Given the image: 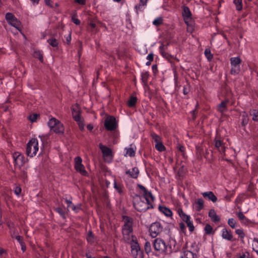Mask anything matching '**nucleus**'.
Returning a JSON list of instances; mask_svg holds the SVG:
<instances>
[{
	"mask_svg": "<svg viewBox=\"0 0 258 258\" xmlns=\"http://www.w3.org/2000/svg\"><path fill=\"white\" fill-rule=\"evenodd\" d=\"M205 230L206 233V234H210L213 233V228L211 226H210L209 224H207L206 225L205 227Z\"/></svg>",
	"mask_w": 258,
	"mask_h": 258,
	"instance_id": "obj_42",
	"label": "nucleus"
},
{
	"mask_svg": "<svg viewBox=\"0 0 258 258\" xmlns=\"http://www.w3.org/2000/svg\"><path fill=\"white\" fill-rule=\"evenodd\" d=\"M20 245L21 246L22 250H23V251H24L26 250V246L24 245L23 243L20 244Z\"/></svg>",
	"mask_w": 258,
	"mask_h": 258,
	"instance_id": "obj_61",
	"label": "nucleus"
},
{
	"mask_svg": "<svg viewBox=\"0 0 258 258\" xmlns=\"http://www.w3.org/2000/svg\"><path fill=\"white\" fill-rule=\"evenodd\" d=\"M162 231V227L159 222L152 223L149 228V232L153 238L157 237Z\"/></svg>",
	"mask_w": 258,
	"mask_h": 258,
	"instance_id": "obj_9",
	"label": "nucleus"
},
{
	"mask_svg": "<svg viewBox=\"0 0 258 258\" xmlns=\"http://www.w3.org/2000/svg\"><path fill=\"white\" fill-rule=\"evenodd\" d=\"M233 3L237 11H240L242 9V0H233Z\"/></svg>",
	"mask_w": 258,
	"mask_h": 258,
	"instance_id": "obj_31",
	"label": "nucleus"
},
{
	"mask_svg": "<svg viewBox=\"0 0 258 258\" xmlns=\"http://www.w3.org/2000/svg\"><path fill=\"white\" fill-rule=\"evenodd\" d=\"M194 206L197 211H200L204 207V202L203 200L199 199L196 200L194 204Z\"/></svg>",
	"mask_w": 258,
	"mask_h": 258,
	"instance_id": "obj_22",
	"label": "nucleus"
},
{
	"mask_svg": "<svg viewBox=\"0 0 258 258\" xmlns=\"http://www.w3.org/2000/svg\"><path fill=\"white\" fill-rule=\"evenodd\" d=\"M231 66V73L232 75L238 74L240 71L241 60L239 57H234L230 58Z\"/></svg>",
	"mask_w": 258,
	"mask_h": 258,
	"instance_id": "obj_7",
	"label": "nucleus"
},
{
	"mask_svg": "<svg viewBox=\"0 0 258 258\" xmlns=\"http://www.w3.org/2000/svg\"><path fill=\"white\" fill-rule=\"evenodd\" d=\"M176 211L179 217L186 223L189 231L192 232L194 230L195 227L192 222L190 220V216L186 215L180 208L177 209Z\"/></svg>",
	"mask_w": 258,
	"mask_h": 258,
	"instance_id": "obj_5",
	"label": "nucleus"
},
{
	"mask_svg": "<svg viewBox=\"0 0 258 258\" xmlns=\"http://www.w3.org/2000/svg\"><path fill=\"white\" fill-rule=\"evenodd\" d=\"M164 45L162 44L159 47V49L162 55L164 57H167L166 54L164 52Z\"/></svg>",
	"mask_w": 258,
	"mask_h": 258,
	"instance_id": "obj_46",
	"label": "nucleus"
},
{
	"mask_svg": "<svg viewBox=\"0 0 258 258\" xmlns=\"http://www.w3.org/2000/svg\"><path fill=\"white\" fill-rule=\"evenodd\" d=\"M137 99L136 97L132 96L128 101L127 104L130 107H134L137 102Z\"/></svg>",
	"mask_w": 258,
	"mask_h": 258,
	"instance_id": "obj_30",
	"label": "nucleus"
},
{
	"mask_svg": "<svg viewBox=\"0 0 258 258\" xmlns=\"http://www.w3.org/2000/svg\"><path fill=\"white\" fill-rule=\"evenodd\" d=\"M182 15L185 22L188 24L191 20V13L187 7H183Z\"/></svg>",
	"mask_w": 258,
	"mask_h": 258,
	"instance_id": "obj_16",
	"label": "nucleus"
},
{
	"mask_svg": "<svg viewBox=\"0 0 258 258\" xmlns=\"http://www.w3.org/2000/svg\"><path fill=\"white\" fill-rule=\"evenodd\" d=\"M87 128L89 130L91 131L93 128V126L92 124H88L87 125Z\"/></svg>",
	"mask_w": 258,
	"mask_h": 258,
	"instance_id": "obj_62",
	"label": "nucleus"
},
{
	"mask_svg": "<svg viewBox=\"0 0 258 258\" xmlns=\"http://www.w3.org/2000/svg\"><path fill=\"white\" fill-rule=\"evenodd\" d=\"M13 159L15 164L18 167L22 166L25 162L23 156L18 152H15L13 154Z\"/></svg>",
	"mask_w": 258,
	"mask_h": 258,
	"instance_id": "obj_14",
	"label": "nucleus"
},
{
	"mask_svg": "<svg viewBox=\"0 0 258 258\" xmlns=\"http://www.w3.org/2000/svg\"><path fill=\"white\" fill-rule=\"evenodd\" d=\"M138 186L143 197L142 198L140 197H136L134 200V205L135 209L138 211H145L153 207L152 202L154 201V197L151 192L147 190L142 185L139 184Z\"/></svg>",
	"mask_w": 258,
	"mask_h": 258,
	"instance_id": "obj_1",
	"label": "nucleus"
},
{
	"mask_svg": "<svg viewBox=\"0 0 258 258\" xmlns=\"http://www.w3.org/2000/svg\"><path fill=\"white\" fill-rule=\"evenodd\" d=\"M72 20L76 25H79L80 24V21L76 17V15L72 17Z\"/></svg>",
	"mask_w": 258,
	"mask_h": 258,
	"instance_id": "obj_45",
	"label": "nucleus"
},
{
	"mask_svg": "<svg viewBox=\"0 0 258 258\" xmlns=\"http://www.w3.org/2000/svg\"><path fill=\"white\" fill-rule=\"evenodd\" d=\"M69 209L72 210L75 213L79 212L81 209V205L80 204H78L77 205H74L73 204L71 206Z\"/></svg>",
	"mask_w": 258,
	"mask_h": 258,
	"instance_id": "obj_32",
	"label": "nucleus"
},
{
	"mask_svg": "<svg viewBox=\"0 0 258 258\" xmlns=\"http://www.w3.org/2000/svg\"><path fill=\"white\" fill-rule=\"evenodd\" d=\"M87 239L89 242H90V243L93 242V237L92 233L91 232H90V231L89 232Z\"/></svg>",
	"mask_w": 258,
	"mask_h": 258,
	"instance_id": "obj_49",
	"label": "nucleus"
},
{
	"mask_svg": "<svg viewBox=\"0 0 258 258\" xmlns=\"http://www.w3.org/2000/svg\"><path fill=\"white\" fill-rule=\"evenodd\" d=\"M90 25L92 28H95L96 27V24L93 22H90Z\"/></svg>",
	"mask_w": 258,
	"mask_h": 258,
	"instance_id": "obj_63",
	"label": "nucleus"
},
{
	"mask_svg": "<svg viewBox=\"0 0 258 258\" xmlns=\"http://www.w3.org/2000/svg\"><path fill=\"white\" fill-rule=\"evenodd\" d=\"M148 0H140V3L136 6L137 12L143 11L146 8Z\"/></svg>",
	"mask_w": 258,
	"mask_h": 258,
	"instance_id": "obj_21",
	"label": "nucleus"
},
{
	"mask_svg": "<svg viewBox=\"0 0 258 258\" xmlns=\"http://www.w3.org/2000/svg\"><path fill=\"white\" fill-rule=\"evenodd\" d=\"M181 258H194V253L189 250L184 251L180 256Z\"/></svg>",
	"mask_w": 258,
	"mask_h": 258,
	"instance_id": "obj_25",
	"label": "nucleus"
},
{
	"mask_svg": "<svg viewBox=\"0 0 258 258\" xmlns=\"http://www.w3.org/2000/svg\"><path fill=\"white\" fill-rule=\"evenodd\" d=\"M39 115L37 114H33L29 116V119L31 122H33L37 120Z\"/></svg>",
	"mask_w": 258,
	"mask_h": 258,
	"instance_id": "obj_43",
	"label": "nucleus"
},
{
	"mask_svg": "<svg viewBox=\"0 0 258 258\" xmlns=\"http://www.w3.org/2000/svg\"><path fill=\"white\" fill-rule=\"evenodd\" d=\"M159 211L167 217L171 218L172 216V212L171 210L167 207L164 206L159 207Z\"/></svg>",
	"mask_w": 258,
	"mask_h": 258,
	"instance_id": "obj_18",
	"label": "nucleus"
},
{
	"mask_svg": "<svg viewBox=\"0 0 258 258\" xmlns=\"http://www.w3.org/2000/svg\"><path fill=\"white\" fill-rule=\"evenodd\" d=\"M215 146L219 149L220 152H224L225 147L223 145L222 142L220 140H216L215 142Z\"/></svg>",
	"mask_w": 258,
	"mask_h": 258,
	"instance_id": "obj_28",
	"label": "nucleus"
},
{
	"mask_svg": "<svg viewBox=\"0 0 258 258\" xmlns=\"http://www.w3.org/2000/svg\"><path fill=\"white\" fill-rule=\"evenodd\" d=\"M145 249L147 252H149L151 250V245L150 242H146L145 244Z\"/></svg>",
	"mask_w": 258,
	"mask_h": 258,
	"instance_id": "obj_51",
	"label": "nucleus"
},
{
	"mask_svg": "<svg viewBox=\"0 0 258 258\" xmlns=\"http://www.w3.org/2000/svg\"><path fill=\"white\" fill-rule=\"evenodd\" d=\"M74 2L82 6L86 4V0H74Z\"/></svg>",
	"mask_w": 258,
	"mask_h": 258,
	"instance_id": "obj_52",
	"label": "nucleus"
},
{
	"mask_svg": "<svg viewBox=\"0 0 258 258\" xmlns=\"http://www.w3.org/2000/svg\"><path fill=\"white\" fill-rule=\"evenodd\" d=\"M75 168L76 171L83 175L87 174V171L84 166L82 164V159L80 157H76L75 158Z\"/></svg>",
	"mask_w": 258,
	"mask_h": 258,
	"instance_id": "obj_11",
	"label": "nucleus"
},
{
	"mask_svg": "<svg viewBox=\"0 0 258 258\" xmlns=\"http://www.w3.org/2000/svg\"><path fill=\"white\" fill-rule=\"evenodd\" d=\"M228 224L232 228H234L236 226V222L233 218L229 219Z\"/></svg>",
	"mask_w": 258,
	"mask_h": 258,
	"instance_id": "obj_38",
	"label": "nucleus"
},
{
	"mask_svg": "<svg viewBox=\"0 0 258 258\" xmlns=\"http://www.w3.org/2000/svg\"><path fill=\"white\" fill-rule=\"evenodd\" d=\"M105 126L109 131L115 129L117 127L116 119L113 116H107L105 120Z\"/></svg>",
	"mask_w": 258,
	"mask_h": 258,
	"instance_id": "obj_13",
	"label": "nucleus"
},
{
	"mask_svg": "<svg viewBox=\"0 0 258 258\" xmlns=\"http://www.w3.org/2000/svg\"><path fill=\"white\" fill-rule=\"evenodd\" d=\"M66 202L68 206V208L71 207V206L73 204L72 202L70 200H66Z\"/></svg>",
	"mask_w": 258,
	"mask_h": 258,
	"instance_id": "obj_57",
	"label": "nucleus"
},
{
	"mask_svg": "<svg viewBox=\"0 0 258 258\" xmlns=\"http://www.w3.org/2000/svg\"><path fill=\"white\" fill-rule=\"evenodd\" d=\"M147 59L150 61H151L153 59V55L151 53L149 54L147 56Z\"/></svg>",
	"mask_w": 258,
	"mask_h": 258,
	"instance_id": "obj_56",
	"label": "nucleus"
},
{
	"mask_svg": "<svg viewBox=\"0 0 258 258\" xmlns=\"http://www.w3.org/2000/svg\"><path fill=\"white\" fill-rule=\"evenodd\" d=\"M124 225L122 227V234L124 238L126 240H130L133 237L132 235V220L128 217H123Z\"/></svg>",
	"mask_w": 258,
	"mask_h": 258,
	"instance_id": "obj_2",
	"label": "nucleus"
},
{
	"mask_svg": "<svg viewBox=\"0 0 258 258\" xmlns=\"http://www.w3.org/2000/svg\"><path fill=\"white\" fill-rule=\"evenodd\" d=\"M15 194L19 196L21 192V189L20 187H16L14 190Z\"/></svg>",
	"mask_w": 258,
	"mask_h": 258,
	"instance_id": "obj_53",
	"label": "nucleus"
},
{
	"mask_svg": "<svg viewBox=\"0 0 258 258\" xmlns=\"http://www.w3.org/2000/svg\"><path fill=\"white\" fill-rule=\"evenodd\" d=\"M209 216L214 222H218L220 221V217L217 215L216 212L214 210H211L209 213Z\"/></svg>",
	"mask_w": 258,
	"mask_h": 258,
	"instance_id": "obj_24",
	"label": "nucleus"
},
{
	"mask_svg": "<svg viewBox=\"0 0 258 258\" xmlns=\"http://www.w3.org/2000/svg\"><path fill=\"white\" fill-rule=\"evenodd\" d=\"M77 122L78 123V125H79V126L81 130H83L84 129V124L82 122L81 118H80V120H79V121H77Z\"/></svg>",
	"mask_w": 258,
	"mask_h": 258,
	"instance_id": "obj_54",
	"label": "nucleus"
},
{
	"mask_svg": "<svg viewBox=\"0 0 258 258\" xmlns=\"http://www.w3.org/2000/svg\"><path fill=\"white\" fill-rule=\"evenodd\" d=\"M113 186L119 194L122 192V185L120 183H117L115 180H114Z\"/></svg>",
	"mask_w": 258,
	"mask_h": 258,
	"instance_id": "obj_29",
	"label": "nucleus"
},
{
	"mask_svg": "<svg viewBox=\"0 0 258 258\" xmlns=\"http://www.w3.org/2000/svg\"><path fill=\"white\" fill-rule=\"evenodd\" d=\"M205 54L209 60H211L213 57V55L211 54L210 50L208 49L205 50Z\"/></svg>",
	"mask_w": 258,
	"mask_h": 258,
	"instance_id": "obj_44",
	"label": "nucleus"
},
{
	"mask_svg": "<svg viewBox=\"0 0 258 258\" xmlns=\"http://www.w3.org/2000/svg\"><path fill=\"white\" fill-rule=\"evenodd\" d=\"M202 195L205 198L208 199L213 202H215L217 200V197L212 191L204 192L202 193Z\"/></svg>",
	"mask_w": 258,
	"mask_h": 258,
	"instance_id": "obj_19",
	"label": "nucleus"
},
{
	"mask_svg": "<svg viewBox=\"0 0 258 258\" xmlns=\"http://www.w3.org/2000/svg\"><path fill=\"white\" fill-rule=\"evenodd\" d=\"M131 253L133 258H144L143 252L139 244L134 241L131 244Z\"/></svg>",
	"mask_w": 258,
	"mask_h": 258,
	"instance_id": "obj_8",
	"label": "nucleus"
},
{
	"mask_svg": "<svg viewBox=\"0 0 258 258\" xmlns=\"http://www.w3.org/2000/svg\"><path fill=\"white\" fill-rule=\"evenodd\" d=\"M11 235L12 237L16 238L17 240L20 243V244H22V243H23L22 240V237L20 235L16 234L15 232L13 233H11Z\"/></svg>",
	"mask_w": 258,
	"mask_h": 258,
	"instance_id": "obj_39",
	"label": "nucleus"
},
{
	"mask_svg": "<svg viewBox=\"0 0 258 258\" xmlns=\"http://www.w3.org/2000/svg\"><path fill=\"white\" fill-rule=\"evenodd\" d=\"M45 4L49 6H51V0H44Z\"/></svg>",
	"mask_w": 258,
	"mask_h": 258,
	"instance_id": "obj_60",
	"label": "nucleus"
},
{
	"mask_svg": "<svg viewBox=\"0 0 258 258\" xmlns=\"http://www.w3.org/2000/svg\"><path fill=\"white\" fill-rule=\"evenodd\" d=\"M238 258H249V253L247 252L240 253Z\"/></svg>",
	"mask_w": 258,
	"mask_h": 258,
	"instance_id": "obj_48",
	"label": "nucleus"
},
{
	"mask_svg": "<svg viewBox=\"0 0 258 258\" xmlns=\"http://www.w3.org/2000/svg\"><path fill=\"white\" fill-rule=\"evenodd\" d=\"M235 232L241 238L244 237V234L243 232V230L241 229H238L236 230Z\"/></svg>",
	"mask_w": 258,
	"mask_h": 258,
	"instance_id": "obj_47",
	"label": "nucleus"
},
{
	"mask_svg": "<svg viewBox=\"0 0 258 258\" xmlns=\"http://www.w3.org/2000/svg\"><path fill=\"white\" fill-rule=\"evenodd\" d=\"M48 43L52 47H56L58 45L57 40L55 39H50L47 40Z\"/></svg>",
	"mask_w": 258,
	"mask_h": 258,
	"instance_id": "obj_41",
	"label": "nucleus"
},
{
	"mask_svg": "<svg viewBox=\"0 0 258 258\" xmlns=\"http://www.w3.org/2000/svg\"><path fill=\"white\" fill-rule=\"evenodd\" d=\"M252 248L258 254V239L254 238L253 240L252 244Z\"/></svg>",
	"mask_w": 258,
	"mask_h": 258,
	"instance_id": "obj_33",
	"label": "nucleus"
},
{
	"mask_svg": "<svg viewBox=\"0 0 258 258\" xmlns=\"http://www.w3.org/2000/svg\"><path fill=\"white\" fill-rule=\"evenodd\" d=\"M72 38H71V34H69L67 37H66V41L68 43H70L71 41Z\"/></svg>",
	"mask_w": 258,
	"mask_h": 258,
	"instance_id": "obj_55",
	"label": "nucleus"
},
{
	"mask_svg": "<svg viewBox=\"0 0 258 258\" xmlns=\"http://www.w3.org/2000/svg\"><path fill=\"white\" fill-rule=\"evenodd\" d=\"M179 226H180V228L181 229V230H182V231L184 230V229L185 228V226L183 223H180L179 224Z\"/></svg>",
	"mask_w": 258,
	"mask_h": 258,
	"instance_id": "obj_59",
	"label": "nucleus"
},
{
	"mask_svg": "<svg viewBox=\"0 0 258 258\" xmlns=\"http://www.w3.org/2000/svg\"><path fill=\"white\" fill-rule=\"evenodd\" d=\"M139 173V169L136 167L133 168L131 170L126 172V174H129L132 177L134 178H136L138 177Z\"/></svg>",
	"mask_w": 258,
	"mask_h": 258,
	"instance_id": "obj_23",
	"label": "nucleus"
},
{
	"mask_svg": "<svg viewBox=\"0 0 258 258\" xmlns=\"http://www.w3.org/2000/svg\"><path fill=\"white\" fill-rule=\"evenodd\" d=\"M222 237L223 239L227 240H231L233 237L231 231L227 230L225 228L223 229L222 230Z\"/></svg>",
	"mask_w": 258,
	"mask_h": 258,
	"instance_id": "obj_20",
	"label": "nucleus"
},
{
	"mask_svg": "<svg viewBox=\"0 0 258 258\" xmlns=\"http://www.w3.org/2000/svg\"><path fill=\"white\" fill-rule=\"evenodd\" d=\"M136 148L133 145H131L130 147H126L124 149L125 153L124 156L126 157H133L135 155Z\"/></svg>",
	"mask_w": 258,
	"mask_h": 258,
	"instance_id": "obj_17",
	"label": "nucleus"
},
{
	"mask_svg": "<svg viewBox=\"0 0 258 258\" xmlns=\"http://www.w3.org/2000/svg\"><path fill=\"white\" fill-rule=\"evenodd\" d=\"M251 115L252 116V119L254 121H258V110H253L251 113Z\"/></svg>",
	"mask_w": 258,
	"mask_h": 258,
	"instance_id": "obj_40",
	"label": "nucleus"
},
{
	"mask_svg": "<svg viewBox=\"0 0 258 258\" xmlns=\"http://www.w3.org/2000/svg\"><path fill=\"white\" fill-rule=\"evenodd\" d=\"M163 22V19L161 17H159L155 19V20L153 21V24L155 26H159L161 24H162Z\"/></svg>",
	"mask_w": 258,
	"mask_h": 258,
	"instance_id": "obj_35",
	"label": "nucleus"
},
{
	"mask_svg": "<svg viewBox=\"0 0 258 258\" xmlns=\"http://www.w3.org/2000/svg\"><path fill=\"white\" fill-rule=\"evenodd\" d=\"M33 55L35 57L38 58L41 62L43 61V56L39 50L35 51Z\"/></svg>",
	"mask_w": 258,
	"mask_h": 258,
	"instance_id": "obj_37",
	"label": "nucleus"
},
{
	"mask_svg": "<svg viewBox=\"0 0 258 258\" xmlns=\"http://www.w3.org/2000/svg\"><path fill=\"white\" fill-rule=\"evenodd\" d=\"M33 4H38L39 3V0H30Z\"/></svg>",
	"mask_w": 258,
	"mask_h": 258,
	"instance_id": "obj_64",
	"label": "nucleus"
},
{
	"mask_svg": "<svg viewBox=\"0 0 258 258\" xmlns=\"http://www.w3.org/2000/svg\"><path fill=\"white\" fill-rule=\"evenodd\" d=\"M100 148L102 152L104 160L107 162H110L112 159V153L111 150L106 146L100 145Z\"/></svg>",
	"mask_w": 258,
	"mask_h": 258,
	"instance_id": "obj_12",
	"label": "nucleus"
},
{
	"mask_svg": "<svg viewBox=\"0 0 258 258\" xmlns=\"http://www.w3.org/2000/svg\"><path fill=\"white\" fill-rule=\"evenodd\" d=\"M48 125L51 131L57 134H62L64 132V127L62 124L55 118H51L48 122Z\"/></svg>",
	"mask_w": 258,
	"mask_h": 258,
	"instance_id": "obj_4",
	"label": "nucleus"
},
{
	"mask_svg": "<svg viewBox=\"0 0 258 258\" xmlns=\"http://www.w3.org/2000/svg\"><path fill=\"white\" fill-rule=\"evenodd\" d=\"M39 146L37 139H31L27 144L26 153L30 157L35 156L39 151Z\"/></svg>",
	"mask_w": 258,
	"mask_h": 258,
	"instance_id": "obj_3",
	"label": "nucleus"
},
{
	"mask_svg": "<svg viewBox=\"0 0 258 258\" xmlns=\"http://www.w3.org/2000/svg\"><path fill=\"white\" fill-rule=\"evenodd\" d=\"M154 246L155 250L160 253L166 252L168 248L165 241L160 238H157L155 240Z\"/></svg>",
	"mask_w": 258,
	"mask_h": 258,
	"instance_id": "obj_10",
	"label": "nucleus"
},
{
	"mask_svg": "<svg viewBox=\"0 0 258 258\" xmlns=\"http://www.w3.org/2000/svg\"><path fill=\"white\" fill-rule=\"evenodd\" d=\"M56 211L59 213L61 216H63L64 214V212L62 211V210L60 208H57L56 209Z\"/></svg>",
	"mask_w": 258,
	"mask_h": 258,
	"instance_id": "obj_58",
	"label": "nucleus"
},
{
	"mask_svg": "<svg viewBox=\"0 0 258 258\" xmlns=\"http://www.w3.org/2000/svg\"><path fill=\"white\" fill-rule=\"evenodd\" d=\"M152 138L156 143L161 142L160 138L156 134L152 135Z\"/></svg>",
	"mask_w": 258,
	"mask_h": 258,
	"instance_id": "obj_50",
	"label": "nucleus"
},
{
	"mask_svg": "<svg viewBox=\"0 0 258 258\" xmlns=\"http://www.w3.org/2000/svg\"><path fill=\"white\" fill-rule=\"evenodd\" d=\"M155 148L159 151L162 152L165 150V147L161 142L156 143Z\"/></svg>",
	"mask_w": 258,
	"mask_h": 258,
	"instance_id": "obj_36",
	"label": "nucleus"
},
{
	"mask_svg": "<svg viewBox=\"0 0 258 258\" xmlns=\"http://www.w3.org/2000/svg\"><path fill=\"white\" fill-rule=\"evenodd\" d=\"M242 123L243 125H245L247 124L248 121V115L246 113L243 112L242 115Z\"/></svg>",
	"mask_w": 258,
	"mask_h": 258,
	"instance_id": "obj_34",
	"label": "nucleus"
},
{
	"mask_svg": "<svg viewBox=\"0 0 258 258\" xmlns=\"http://www.w3.org/2000/svg\"><path fill=\"white\" fill-rule=\"evenodd\" d=\"M72 113L73 118L76 121L80 120V108L78 104H76L72 107Z\"/></svg>",
	"mask_w": 258,
	"mask_h": 258,
	"instance_id": "obj_15",
	"label": "nucleus"
},
{
	"mask_svg": "<svg viewBox=\"0 0 258 258\" xmlns=\"http://www.w3.org/2000/svg\"><path fill=\"white\" fill-rule=\"evenodd\" d=\"M237 216L241 223L245 224L248 223V219L245 217L241 212H239L237 213Z\"/></svg>",
	"mask_w": 258,
	"mask_h": 258,
	"instance_id": "obj_27",
	"label": "nucleus"
},
{
	"mask_svg": "<svg viewBox=\"0 0 258 258\" xmlns=\"http://www.w3.org/2000/svg\"><path fill=\"white\" fill-rule=\"evenodd\" d=\"M227 101H222L217 107V109L221 113L224 112L226 111L227 107Z\"/></svg>",
	"mask_w": 258,
	"mask_h": 258,
	"instance_id": "obj_26",
	"label": "nucleus"
},
{
	"mask_svg": "<svg viewBox=\"0 0 258 258\" xmlns=\"http://www.w3.org/2000/svg\"><path fill=\"white\" fill-rule=\"evenodd\" d=\"M6 19L8 23L14 27L17 30L21 32V23L14 15L12 13H8L6 15Z\"/></svg>",
	"mask_w": 258,
	"mask_h": 258,
	"instance_id": "obj_6",
	"label": "nucleus"
}]
</instances>
